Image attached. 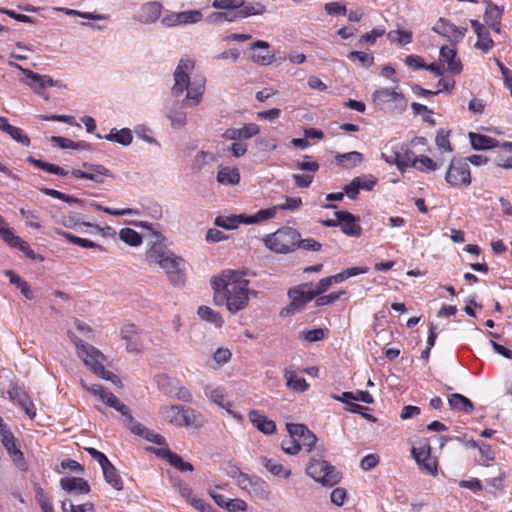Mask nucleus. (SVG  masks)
Listing matches in <instances>:
<instances>
[{"label": "nucleus", "mask_w": 512, "mask_h": 512, "mask_svg": "<svg viewBox=\"0 0 512 512\" xmlns=\"http://www.w3.org/2000/svg\"><path fill=\"white\" fill-rule=\"evenodd\" d=\"M194 68L195 61L191 58H184L178 62L173 73L172 96L179 98L186 92L182 100H169L164 107L166 118L171 127L176 130L184 128L188 122L185 108L198 106L202 102L206 90V79L204 77H195L191 80L190 74Z\"/></svg>", "instance_id": "nucleus-1"}, {"label": "nucleus", "mask_w": 512, "mask_h": 512, "mask_svg": "<svg viewBox=\"0 0 512 512\" xmlns=\"http://www.w3.org/2000/svg\"><path fill=\"white\" fill-rule=\"evenodd\" d=\"M246 271L226 270L214 278L212 286L215 292L216 304H226L231 313L243 310L249 302V280L245 278Z\"/></svg>", "instance_id": "nucleus-2"}, {"label": "nucleus", "mask_w": 512, "mask_h": 512, "mask_svg": "<svg viewBox=\"0 0 512 512\" xmlns=\"http://www.w3.org/2000/svg\"><path fill=\"white\" fill-rule=\"evenodd\" d=\"M68 337L75 345L77 356L83 361L96 376L104 380L111 381L115 385L121 384L117 375L105 369L104 364L107 361L106 356L96 347L84 343L75 334L69 332Z\"/></svg>", "instance_id": "nucleus-3"}, {"label": "nucleus", "mask_w": 512, "mask_h": 512, "mask_svg": "<svg viewBox=\"0 0 512 512\" xmlns=\"http://www.w3.org/2000/svg\"><path fill=\"white\" fill-rule=\"evenodd\" d=\"M300 233L292 227L284 226L263 238L264 245L274 253L288 254L297 248Z\"/></svg>", "instance_id": "nucleus-4"}, {"label": "nucleus", "mask_w": 512, "mask_h": 512, "mask_svg": "<svg viewBox=\"0 0 512 512\" xmlns=\"http://www.w3.org/2000/svg\"><path fill=\"white\" fill-rule=\"evenodd\" d=\"M306 474L327 487H332L341 480L340 472L320 456L310 458L306 466Z\"/></svg>", "instance_id": "nucleus-5"}, {"label": "nucleus", "mask_w": 512, "mask_h": 512, "mask_svg": "<svg viewBox=\"0 0 512 512\" xmlns=\"http://www.w3.org/2000/svg\"><path fill=\"white\" fill-rule=\"evenodd\" d=\"M230 476L235 478L238 487L246 491L251 496L267 500L270 495L268 484L257 476H249L241 472L238 468L230 472Z\"/></svg>", "instance_id": "nucleus-6"}, {"label": "nucleus", "mask_w": 512, "mask_h": 512, "mask_svg": "<svg viewBox=\"0 0 512 512\" xmlns=\"http://www.w3.org/2000/svg\"><path fill=\"white\" fill-rule=\"evenodd\" d=\"M9 66L20 70L25 75L24 83L45 100L49 99V96L45 94L47 88L63 86L60 81L54 80L51 76L38 74L30 69L23 68L15 62H9Z\"/></svg>", "instance_id": "nucleus-7"}, {"label": "nucleus", "mask_w": 512, "mask_h": 512, "mask_svg": "<svg viewBox=\"0 0 512 512\" xmlns=\"http://www.w3.org/2000/svg\"><path fill=\"white\" fill-rule=\"evenodd\" d=\"M373 101L384 110L403 111L407 106L404 95L394 88H381L373 93Z\"/></svg>", "instance_id": "nucleus-8"}, {"label": "nucleus", "mask_w": 512, "mask_h": 512, "mask_svg": "<svg viewBox=\"0 0 512 512\" xmlns=\"http://www.w3.org/2000/svg\"><path fill=\"white\" fill-rule=\"evenodd\" d=\"M445 180L453 187L470 185L471 174L468 162L462 158H453L446 173Z\"/></svg>", "instance_id": "nucleus-9"}, {"label": "nucleus", "mask_w": 512, "mask_h": 512, "mask_svg": "<svg viewBox=\"0 0 512 512\" xmlns=\"http://www.w3.org/2000/svg\"><path fill=\"white\" fill-rule=\"evenodd\" d=\"M160 412L165 421L177 427L191 426L195 423V411L190 408L175 405L163 406Z\"/></svg>", "instance_id": "nucleus-10"}, {"label": "nucleus", "mask_w": 512, "mask_h": 512, "mask_svg": "<svg viewBox=\"0 0 512 512\" xmlns=\"http://www.w3.org/2000/svg\"><path fill=\"white\" fill-rule=\"evenodd\" d=\"M186 261L174 252L161 265V268L168 275L169 281L174 286H183L186 282Z\"/></svg>", "instance_id": "nucleus-11"}, {"label": "nucleus", "mask_w": 512, "mask_h": 512, "mask_svg": "<svg viewBox=\"0 0 512 512\" xmlns=\"http://www.w3.org/2000/svg\"><path fill=\"white\" fill-rule=\"evenodd\" d=\"M122 416L124 418L125 425L133 434L138 435L149 442L155 443L160 447H167L165 438L162 435L148 429L141 423L135 421V419L130 413L129 408L127 410V413L122 414Z\"/></svg>", "instance_id": "nucleus-12"}, {"label": "nucleus", "mask_w": 512, "mask_h": 512, "mask_svg": "<svg viewBox=\"0 0 512 512\" xmlns=\"http://www.w3.org/2000/svg\"><path fill=\"white\" fill-rule=\"evenodd\" d=\"M81 386L95 397H98L107 406L114 408L122 414H126L128 406L122 403L112 392L107 391L102 385L87 384L81 380Z\"/></svg>", "instance_id": "nucleus-13"}, {"label": "nucleus", "mask_w": 512, "mask_h": 512, "mask_svg": "<svg viewBox=\"0 0 512 512\" xmlns=\"http://www.w3.org/2000/svg\"><path fill=\"white\" fill-rule=\"evenodd\" d=\"M432 29L447 38L452 44L461 42L467 32V28L456 26L445 18H440Z\"/></svg>", "instance_id": "nucleus-14"}, {"label": "nucleus", "mask_w": 512, "mask_h": 512, "mask_svg": "<svg viewBox=\"0 0 512 512\" xmlns=\"http://www.w3.org/2000/svg\"><path fill=\"white\" fill-rule=\"evenodd\" d=\"M288 295L291 299L290 308L293 311L300 310L306 303L315 298L311 282L291 288L288 291Z\"/></svg>", "instance_id": "nucleus-15"}, {"label": "nucleus", "mask_w": 512, "mask_h": 512, "mask_svg": "<svg viewBox=\"0 0 512 512\" xmlns=\"http://www.w3.org/2000/svg\"><path fill=\"white\" fill-rule=\"evenodd\" d=\"M260 133V127L256 123H247L239 128L226 129L222 137L231 141L249 140Z\"/></svg>", "instance_id": "nucleus-16"}, {"label": "nucleus", "mask_w": 512, "mask_h": 512, "mask_svg": "<svg viewBox=\"0 0 512 512\" xmlns=\"http://www.w3.org/2000/svg\"><path fill=\"white\" fill-rule=\"evenodd\" d=\"M204 393L206 397H208L213 403H215L220 408L225 409L234 418L241 419V415L231 409L232 403L226 401L225 389L223 387L207 385L204 388Z\"/></svg>", "instance_id": "nucleus-17"}, {"label": "nucleus", "mask_w": 512, "mask_h": 512, "mask_svg": "<svg viewBox=\"0 0 512 512\" xmlns=\"http://www.w3.org/2000/svg\"><path fill=\"white\" fill-rule=\"evenodd\" d=\"M162 9L163 7L160 2L150 1L144 3L136 16V20L142 24H154L160 19Z\"/></svg>", "instance_id": "nucleus-18"}, {"label": "nucleus", "mask_w": 512, "mask_h": 512, "mask_svg": "<svg viewBox=\"0 0 512 512\" xmlns=\"http://www.w3.org/2000/svg\"><path fill=\"white\" fill-rule=\"evenodd\" d=\"M335 217H340L341 230L344 234L351 237H359L362 233V228L358 224V219L350 212L337 211Z\"/></svg>", "instance_id": "nucleus-19"}, {"label": "nucleus", "mask_w": 512, "mask_h": 512, "mask_svg": "<svg viewBox=\"0 0 512 512\" xmlns=\"http://www.w3.org/2000/svg\"><path fill=\"white\" fill-rule=\"evenodd\" d=\"M0 236L12 248L19 249L27 257L35 259V253L30 248L29 244L22 240L19 236L15 235L10 228H0Z\"/></svg>", "instance_id": "nucleus-20"}, {"label": "nucleus", "mask_w": 512, "mask_h": 512, "mask_svg": "<svg viewBox=\"0 0 512 512\" xmlns=\"http://www.w3.org/2000/svg\"><path fill=\"white\" fill-rule=\"evenodd\" d=\"M152 451L159 457L167 460L170 465L174 466L181 472L193 471V466L189 462H185L181 456L172 452L169 447L153 448Z\"/></svg>", "instance_id": "nucleus-21"}, {"label": "nucleus", "mask_w": 512, "mask_h": 512, "mask_svg": "<svg viewBox=\"0 0 512 512\" xmlns=\"http://www.w3.org/2000/svg\"><path fill=\"white\" fill-rule=\"evenodd\" d=\"M439 60L443 64H447V71L452 74H460L462 71L461 61L457 58L455 49L443 46L439 52Z\"/></svg>", "instance_id": "nucleus-22"}, {"label": "nucleus", "mask_w": 512, "mask_h": 512, "mask_svg": "<svg viewBox=\"0 0 512 512\" xmlns=\"http://www.w3.org/2000/svg\"><path fill=\"white\" fill-rule=\"evenodd\" d=\"M172 253L173 252L169 250L165 244L154 242L146 251V261L149 264H158L161 267Z\"/></svg>", "instance_id": "nucleus-23"}, {"label": "nucleus", "mask_w": 512, "mask_h": 512, "mask_svg": "<svg viewBox=\"0 0 512 512\" xmlns=\"http://www.w3.org/2000/svg\"><path fill=\"white\" fill-rule=\"evenodd\" d=\"M269 43L258 40L251 45V59L261 65H269L274 60V55L268 51Z\"/></svg>", "instance_id": "nucleus-24"}, {"label": "nucleus", "mask_w": 512, "mask_h": 512, "mask_svg": "<svg viewBox=\"0 0 512 512\" xmlns=\"http://www.w3.org/2000/svg\"><path fill=\"white\" fill-rule=\"evenodd\" d=\"M250 422L262 433L266 435L273 434L276 431V424L266 415L258 410H252L248 414Z\"/></svg>", "instance_id": "nucleus-25"}, {"label": "nucleus", "mask_w": 512, "mask_h": 512, "mask_svg": "<svg viewBox=\"0 0 512 512\" xmlns=\"http://www.w3.org/2000/svg\"><path fill=\"white\" fill-rule=\"evenodd\" d=\"M9 397L16 402L24 412L33 419L36 416V408L30 397L21 389L13 388L9 390Z\"/></svg>", "instance_id": "nucleus-26"}, {"label": "nucleus", "mask_w": 512, "mask_h": 512, "mask_svg": "<svg viewBox=\"0 0 512 512\" xmlns=\"http://www.w3.org/2000/svg\"><path fill=\"white\" fill-rule=\"evenodd\" d=\"M60 486L71 494H88L90 492L88 482L79 477H64L60 480Z\"/></svg>", "instance_id": "nucleus-27"}, {"label": "nucleus", "mask_w": 512, "mask_h": 512, "mask_svg": "<svg viewBox=\"0 0 512 512\" xmlns=\"http://www.w3.org/2000/svg\"><path fill=\"white\" fill-rule=\"evenodd\" d=\"M284 378L288 389L294 392H305L309 388V384L303 377H299L293 366L284 369Z\"/></svg>", "instance_id": "nucleus-28"}, {"label": "nucleus", "mask_w": 512, "mask_h": 512, "mask_svg": "<svg viewBox=\"0 0 512 512\" xmlns=\"http://www.w3.org/2000/svg\"><path fill=\"white\" fill-rule=\"evenodd\" d=\"M1 442L6 448L8 453L13 457V461L17 462L23 459L22 452L16 446V440L14 435L6 427L0 431Z\"/></svg>", "instance_id": "nucleus-29"}, {"label": "nucleus", "mask_w": 512, "mask_h": 512, "mask_svg": "<svg viewBox=\"0 0 512 512\" xmlns=\"http://www.w3.org/2000/svg\"><path fill=\"white\" fill-rule=\"evenodd\" d=\"M0 129L1 131L9 134L10 137L18 143H21L24 146L30 145V139L27 134L21 128L10 125L7 118L2 116L0 117Z\"/></svg>", "instance_id": "nucleus-30"}, {"label": "nucleus", "mask_w": 512, "mask_h": 512, "mask_svg": "<svg viewBox=\"0 0 512 512\" xmlns=\"http://www.w3.org/2000/svg\"><path fill=\"white\" fill-rule=\"evenodd\" d=\"M468 136L474 150H488L499 145L498 140L483 134L470 132Z\"/></svg>", "instance_id": "nucleus-31"}, {"label": "nucleus", "mask_w": 512, "mask_h": 512, "mask_svg": "<svg viewBox=\"0 0 512 512\" xmlns=\"http://www.w3.org/2000/svg\"><path fill=\"white\" fill-rule=\"evenodd\" d=\"M239 1L241 4L236 8L237 16L239 19L254 15H262L266 10L265 6L260 2H245L244 0Z\"/></svg>", "instance_id": "nucleus-32"}, {"label": "nucleus", "mask_w": 512, "mask_h": 512, "mask_svg": "<svg viewBox=\"0 0 512 512\" xmlns=\"http://www.w3.org/2000/svg\"><path fill=\"white\" fill-rule=\"evenodd\" d=\"M103 138L123 146H128L132 143L133 135L129 128H122L120 130L113 128L110 130L109 134L105 135Z\"/></svg>", "instance_id": "nucleus-33"}, {"label": "nucleus", "mask_w": 512, "mask_h": 512, "mask_svg": "<svg viewBox=\"0 0 512 512\" xmlns=\"http://www.w3.org/2000/svg\"><path fill=\"white\" fill-rule=\"evenodd\" d=\"M101 469L104 475V479L109 485H111L116 490L123 489V481L117 469L111 462H109L107 466H103Z\"/></svg>", "instance_id": "nucleus-34"}, {"label": "nucleus", "mask_w": 512, "mask_h": 512, "mask_svg": "<svg viewBox=\"0 0 512 512\" xmlns=\"http://www.w3.org/2000/svg\"><path fill=\"white\" fill-rule=\"evenodd\" d=\"M449 405L452 409L470 413L474 409L473 403L467 397L459 393H453L448 398Z\"/></svg>", "instance_id": "nucleus-35"}, {"label": "nucleus", "mask_w": 512, "mask_h": 512, "mask_svg": "<svg viewBox=\"0 0 512 512\" xmlns=\"http://www.w3.org/2000/svg\"><path fill=\"white\" fill-rule=\"evenodd\" d=\"M217 180L224 185H235L240 181V174L236 168L224 167L218 171Z\"/></svg>", "instance_id": "nucleus-36"}, {"label": "nucleus", "mask_w": 512, "mask_h": 512, "mask_svg": "<svg viewBox=\"0 0 512 512\" xmlns=\"http://www.w3.org/2000/svg\"><path fill=\"white\" fill-rule=\"evenodd\" d=\"M416 155L413 151L401 147L400 150H398V159H397V168L400 171H404L407 167H415L416 164Z\"/></svg>", "instance_id": "nucleus-37"}, {"label": "nucleus", "mask_w": 512, "mask_h": 512, "mask_svg": "<svg viewBox=\"0 0 512 512\" xmlns=\"http://www.w3.org/2000/svg\"><path fill=\"white\" fill-rule=\"evenodd\" d=\"M27 160L29 161V163H31L35 167L42 169L48 173L56 174L59 176H67L68 175V171L64 170L62 167H60L58 165H55V164H52L49 162H45L40 159H36L33 156H29Z\"/></svg>", "instance_id": "nucleus-38"}, {"label": "nucleus", "mask_w": 512, "mask_h": 512, "mask_svg": "<svg viewBox=\"0 0 512 512\" xmlns=\"http://www.w3.org/2000/svg\"><path fill=\"white\" fill-rule=\"evenodd\" d=\"M335 158L339 164L343 165L347 169L356 167L363 160L362 154L357 151L338 154Z\"/></svg>", "instance_id": "nucleus-39"}, {"label": "nucleus", "mask_w": 512, "mask_h": 512, "mask_svg": "<svg viewBox=\"0 0 512 512\" xmlns=\"http://www.w3.org/2000/svg\"><path fill=\"white\" fill-rule=\"evenodd\" d=\"M277 213V207L273 206L267 209H261L256 212L254 215L246 216L243 220L244 224H254L259 223L271 218H274Z\"/></svg>", "instance_id": "nucleus-40"}, {"label": "nucleus", "mask_w": 512, "mask_h": 512, "mask_svg": "<svg viewBox=\"0 0 512 512\" xmlns=\"http://www.w3.org/2000/svg\"><path fill=\"white\" fill-rule=\"evenodd\" d=\"M245 215L238 216H218L214 220L215 226L232 230L238 227L239 224L243 223Z\"/></svg>", "instance_id": "nucleus-41"}, {"label": "nucleus", "mask_w": 512, "mask_h": 512, "mask_svg": "<svg viewBox=\"0 0 512 512\" xmlns=\"http://www.w3.org/2000/svg\"><path fill=\"white\" fill-rule=\"evenodd\" d=\"M262 464L265 468L273 475L282 476L284 478H289L291 476V470L286 469L282 464L276 463L272 459L267 457H262Z\"/></svg>", "instance_id": "nucleus-42"}, {"label": "nucleus", "mask_w": 512, "mask_h": 512, "mask_svg": "<svg viewBox=\"0 0 512 512\" xmlns=\"http://www.w3.org/2000/svg\"><path fill=\"white\" fill-rule=\"evenodd\" d=\"M238 18L236 10H226L223 12H214L207 17V22L210 24H219L222 22H234Z\"/></svg>", "instance_id": "nucleus-43"}, {"label": "nucleus", "mask_w": 512, "mask_h": 512, "mask_svg": "<svg viewBox=\"0 0 512 512\" xmlns=\"http://www.w3.org/2000/svg\"><path fill=\"white\" fill-rule=\"evenodd\" d=\"M198 315L201 317V319L214 324L216 327H221L223 324L221 315L218 312L212 310L210 307L200 306L198 308Z\"/></svg>", "instance_id": "nucleus-44"}, {"label": "nucleus", "mask_w": 512, "mask_h": 512, "mask_svg": "<svg viewBox=\"0 0 512 512\" xmlns=\"http://www.w3.org/2000/svg\"><path fill=\"white\" fill-rule=\"evenodd\" d=\"M57 10L65 13L68 16H77L80 18L88 19V20H95V21H103L108 19V15L105 14H97L94 12H82L79 10H74L70 8H57Z\"/></svg>", "instance_id": "nucleus-45"}, {"label": "nucleus", "mask_w": 512, "mask_h": 512, "mask_svg": "<svg viewBox=\"0 0 512 512\" xmlns=\"http://www.w3.org/2000/svg\"><path fill=\"white\" fill-rule=\"evenodd\" d=\"M90 206L92 208H94L95 210L102 211L104 213H107V214L113 215V216H125V215L132 216V215L139 214L138 210L133 209V208L114 209V208L102 206L101 204H98L96 202H92L90 204Z\"/></svg>", "instance_id": "nucleus-46"}, {"label": "nucleus", "mask_w": 512, "mask_h": 512, "mask_svg": "<svg viewBox=\"0 0 512 512\" xmlns=\"http://www.w3.org/2000/svg\"><path fill=\"white\" fill-rule=\"evenodd\" d=\"M119 237L122 241L130 246H139L142 243V236L131 228H123L119 232Z\"/></svg>", "instance_id": "nucleus-47"}, {"label": "nucleus", "mask_w": 512, "mask_h": 512, "mask_svg": "<svg viewBox=\"0 0 512 512\" xmlns=\"http://www.w3.org/2000/svg\"><path fill=\"white\" fill-rule=\"evenodd\" d=\"M388 39L391 42H396L401 46L407 45L412 41V33L407 30H393L388 32Z\"/></svg>", "instance_id": "nucleus-48"}, {"label": "nucleus", "mask_w": 512, "mask_h": 512, "mask_svg": "<svg viewBox=\"0 0 512 512\" xmlns=\"http://www.w3.org/2000/svg\"><path fill=\"white\" fill-rule=\"evenodd\" d=\"M181 25L195 24L202 20L203 14L200 10H187L179 12Z\"/></svg>", "instance_id": "nucleus-49"}, {"label": "nucleus", "mask_w": 512, "mask_h": 512, "mask_svg": "<svg viewBox=\"0 0 512 512\" xmlns=\"http://www.w3.org/2000/svg\"><path fill=\"white\" fill-rule=\"evenodd\" d=\"M63 512H94V505L91 502L74 505L70 500L62 502Z\"/></svg>", "instance_id": "nucleus-50"}, {"label": "nucleus", "mask_w": 512, "mask_h": 512, "mask_svg": "<svg viewBox=\"0 0 512 512\" xmlns=\"http://www.w3.org/2000/svg\"><path fill=\"white\" fill-rule=\"evenodd\" d=\"M450 132L446 131L444 129H441L437 132L435 142L437 147L445 152H452L453 148L451 146L450 140H449Z\"/></svg>", "instance_id": "nucleus-51"}, {"label": "nucleus", "mask_w": 512, "mask_h": 512, "mask_svg": "<svg viewBox=\"0 0 512 512\" xmlns=\"http://www.w3.org/2000/svg\"><path fill=\"white\" fill-rule=\"evenodd\" d=\"M348 57L351 60H357L359 64L363 67H370L374 63V56L370 53L361 52V51H351L348 54Z\"/></svg>", "instance_id": "nucleus-52"}, {"label": "nucleus", "mask_w": 512, "mask_h": 512, "mask_svg": "<svg viewBox=\"0 0 512 512\" xmlns=\"http://www.w3.org/2000/svg\"><path fill=\"white\" fill-rule=\"evenodd\" d=\"M327 333L326 329L316 328L311 330H304L300 333V338L308 342H317L325 338Z\"/></svg>", "instance_id": "nucleus-53"}, {"label": "nucleus", "mask_w": 512, "mask_h": 512, "mask_svg": "<svg viewBox=\"0 0 512 512\" xmlns=\"http://www.w3.org/2000/svg\"><path fill=\"white\" fill-rule=\"evenodd\" d=\"M386 33V30L383 27H377L372 29L370 32L363 34L359 38V43L364 44L368 43L370 45H374L376 40L382 37Z\"/></svg>", "instance_id": "nucleus-54"}, {"label": "nucleus", "mask_w": 512, "mask_h": 512, "mask_svg": "<svg viewBox=\"0 0 512 512\" xmlns=\"http://www.w3.org/2000/svg\"><path fill=\"white\" fill-rule=\"evenodd\" d=\"M294 166L302 171L316 172L319 170L318 162L312 160L310 155H305L301 161H295Z\"/></svg>", "instance_id": "nucleus-55"}, {"label": "nucleus", "mask_w": 512, "mask_h": 512, "mask_svg": "<svg viewBox=\"0 0 512 512\" xmlns=\"http://www.w3.org/2000/svg\"><path fill=\"white\" fill-rule=\"evenodd\" d=\"M416 164L414 168L421 172H429L435 171L437 169V163L434 162L430 157L421 155L420 157H416Z\"/></svg>", "instance_id": "nucleus-56"}, {"label": "nucleus", "mask_w": 512, "mask_h": 512, "mask_svg": "<svg viewBox=\"0 0 512 512\" xmlns=\"http://www.w3.org/2000/svg\"><path fill=\"white\" fill-rule=\"evenodd\" d=\"M411 452L415 461L419 464L431 455V447L428 442H425L418 447H413Z\"/></svg>", "instance_id": "nucleus-57"}, {"label": "nucleus", "mask_w": 512, "mask_h": 512, "mask_svg": "<svg viewBox=\"0 0 512 512\" xmlns=\"http://www.w3.org/2000/svg\"><path fill=\"white\" fill-rule=\"evenodd\" d=\"M286 427L290 438H293L298 442L300 439H302L303 436H305V434H307L309 430L304 424L288 423Z\"/></svg>", "instance_id": "nucleus-58"}, {"label": "nucleus", "mask_w": 512, "mask_h": 512, "mask_svg": "<svg viewBox=\"0 0 512 512\" xmlns=\"http://www.w3.org/2000/svg\"><path fill=\"white\" fill-rule=\"evenodd\" d=\"M411 108L415 114L422 115L424 121L430 123L431 125L435 124V120L431 117L432 111L429 110L427 106L413 102L411 104Z\"/></svg>", "instance_id": "nucleus-59"}, {"label": "nucleus", "mask_w": 512, "mask_h": 512, "mask_svg": "<svg viewBox=\"0 0 512 512\" xmlns=\"http://www.w3.org/2000/svg\"><path fill=\"white\" fill-rule=\"evenodd\" d=\"M302 206V199L300 197H287L284 203L277 204L278 210H290L295 211L298 210Z\"/></svg>", "instance_id": "nucleus-60"}, {"label": "nucleus", "mask_w": 512, "mask_h": 512, "mask_svg": "<svg viewBox=\"0 0 512 512\" xmlns=\"http://www.w3.org/2000/svg\"><path fill=\"white\" fill-rule=\"evenodd\" d=\"M281 448L286 454L296 455L301 450V444L297 440L290 438L282 441Z\"/></svg>", "instance_id": "nucleus-61"}, {"label": "nucleus", "mask_w": 512, "mask_h": 512, "mask_svg": "<svg viewBox=\"0 0 512 512\" xmlns=\"http://www.w3.org/2000/svg\"><path fill=\"white\" fill-rule=\"evenodd\" d=\"M502 14H503V10L500 9L497 5H494V4L488 5L486 12H485V18H486L487 23L501 21Z\"/></svg>", "instance_id": "nucleus-62"}, {"label": "nucleus", "mask_w": 512, "mask_h": 512, "mask_svg": "<svg viewBox=\"0 0 512 512\" xmlns=\"http://www.w3.org/2000/svg\"><path fill=\"white\" fill-rule=\"evenodd\" d=\"M470 446L471 447H474V448H478L479 452L481 453V455L487 460V461H492L494 460L495 458V453L494 451L491 449L490 445L484 443V442H475V441H472L470 443Z\"/></svg>", "instance_id": "nucleus-63"}, {"label": "nucleus", "mask_w": 512, "mask_h": 512, "mask_svg": "<svg viewBox=\"0 0 512 512\" xmlns=\"http://www.w3.org/2000/svg\"><path fill=\"white\" fill-rule=\"evenodd\" d=\"M226 151L232 156L239 158L246 154L247 145L241 143V141H233V143L226 148Z\"/></svg>", "instance_id": "nucleus-64"}]
</instances>
